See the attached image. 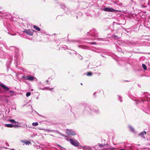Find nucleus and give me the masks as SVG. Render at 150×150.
Returning a JSON list of instances; mask_svg holds the SVG:
<instances>
[{
    "label": "nucleus",
    "instance_id": "1",
    "mask_svg": "<svg viewBox=\"0 0 150 150\" xmlns=\"http://www.w3.org/2000/svg\"><path fill=\"white\" fill-rule=\"evenodd\" d=\"M85 110L88 112H90V111L98 113L100 112L96 106H93V107H90L88 105H86L85 107Z\"/></svg>",
    "mask_w": 150,
    "mask_h": 150
},
{
    "label": "nucleus",
    "instance_id": "2",
    "mask_svg": "<svg viewBox=\"0 0 150 150\" xmlns=\"http://www.w3.org/2000/svg\"><path fill=\"white\" fill-rule=\"evenodd\" d=\"M88 35H91L92 36H94L95 39H97V40H103V39L101 38H99V35L98 33L96 30L94 29H93L90 31L89 32L87 33Z\"/></svg>",
    "mask_w": 150,
    "mask_h": 150
},
{
    "label": "nucleus",
    "instance_id": "3",
    "mask_svg": "<svg viewBox=\"0 0 150 150\" xmlns=\"http://www.w3.org/2000/svg\"><path fill=\"white\" fill-rule=\"evenodd\" d=\"M117 43L119 45L121 46H127V45L131 46L134 45V43L131 41L127 40L123 41L121 40H118L117 41Z\"/></svg>",
    "mask_w": 150,
    "mask_h": 150
},
{
    "label": "nucleus",
    "instance_id": "4",
    "mask_svg": "<svg viewBox=\"0 0 150 150\" xmlns=\"http://www.w3.org/2000/svg\"><path fill=\"white\" fill-rule=\"evenodd\" d=\"M35 78V77L34 76H32L30 74L27 76H23L22 77V79L24 80H28L31 81H33Z\"/></svg>",
    "mask_w": 150,
    "mask_h": 150
},
{
    "label": "nucleus",
    "instance_id": "5",
    "mask_svg": "<svg viewBox=\"0 0 150 150\" xmlns=\"http://www.w3.org/2000/svg\"><path fill=\"white\" fill-rule=\"evenodd\" d=\"M69 141H70V144L76 147L79 146V143L77 140H74L72 139H69Z\"/></svg>",
    "mask_w": 150,
    "mask_h": 150
},
{
    "label": "nucleus",
    "instance_id": "6",
    "mask_svg": "<svg viewBox=\"0 0 150 150\" xmlns=\"http://www.w3.org/2000/svg\"><path fill=\"white\" fill-rule=\"evenodd\" d=\"M103 10L105 11L114 12H116L118 11V10H115L112 8H110L109 7L103 8Z\"/></svg>",
    "mask_w": 150,
    "mask_h": 150
},
{
    "label": "nucleus",
    "instance_id": "7",
    "mask_svg": "<svg viewBox=\"0 0 150 150\" xmlns=\"http://www.w3.org/2000/svg\"><path fill=\"white\" fill-rule=\"evenodd\" d=\"M66 133L69 135H74L76 134V133L73 130L67 129Z\"/></svg>",
    "mask_w": 150,
    "mask_h": 150
},
{
    "label": "nucleus",
    "instance_id": "8",
    "mask_svg": "<svg viewBox=\"0 0 150 150\" xmlns=\"http://www.w3.org/2000/svg\"><path fill=\"white\" fill-rule=\"evenodd\" d=\"M140 6L142 8H146L147 6V2L146 3L145 0H140Z\"/></svg>",
    "mask_w": 150,
    "mask_h": 150
},
{
    "label": "nucleus",
    "instance_id": "9",
    "mask_svg": "<svg viewBox=\"0 0 150 150\" xmlns=\"http://www.w3.org/2000/svg\"><path fill=\"white\" fill-rule=\"evenodd\" d=\"M60 6L61 7L63 8H64L62 7L65 8L64 11L67 14L69 15L71 14V12L70 10L69 9L67 8H66L65 7L64 4H62Z\"/></svg>",
    "mask_w": 150,
    "mask_h": 150
},
{
    "label": "nucleus",
    "instance_id": "10",
    "mask_svg": "<svg viewBox=\"0 0 150 150\" xmlns=\"http://www.w3.org/2000/svg\"><path fill=\"white\" fill-rule=\"evenodd\" d=\"M23 32L26 33L28 35L32 36L33 35V30L29 29H25Z\"/></svg>",
    "mask_w": 150,
    "mask_h": 150
},
{
    "label": "nucleus",
    "instance_id": "11",
    "mask_svg": "<svg viewBox=\"0 0 150 150\" xmlns=\"http://www.w3.org/2000/svg\"><path fill=\"white\" fill-rule=\"evenodd\" d=\"M0 86H1L5 91H7L9 89V88L8 87L4 84H0Z\"/></svg>",
    "mask_w": 150,
    "mask_h": 150
},
{
    "label": "nucleus",
    "instance_id": "12",
    "mask_svg": "<svg viewBox=\"0 0 150 150\" xmlns=\"http://www.w3.org/2000/svg\"><path fill=\"white\" fill-rule=\"evenodd\" d=\"M6 126L8 127H11V128L13 127L14 126L18 127H19V126H18V124H17V125H13L11 124H6Z\"/></svg>",
    "mask_w": 150,
    "mask_h": 150
},
{
    "label": "nucleus",
    "instance_id": "13",
    "mask_svg": "<svg viewBox=\"0 0 150 150\" xmlns=\"http://www.w3.org/2000/svg\"><path fill=\"white\" fill-rule=\"evenodd\" d=\"M143 97H144L146 98H150V95L148 94L147 92H145L144 93V94L142 95Z\"/></svg>",
    "mask_w": 150,
    "mask_h": 150
},
{
    "label": "nucleus",
    "instance_id": "14",
    "mask_svg": "<svg viewBox=\"0 0 150 150\" xmlns=\"http://www.w3.org/2000/svg\"><path fill=\"white\" fill-rule=\"evenodd\" d=\"M98 145L99 147H100V148L103 147L105 146L108 147V144H100L99 143H98Z\"/></svg>",
    "mask_w": 150,
    "mask_h": 150
},
{
    "label": "nucleus",
    "instance_id": "15",
    "mask_svg": "<svg viewBox=\"0 0 150 150\" xmlns=\"http://www.w3.org/2000/svg\"><path fill=\"white\" fill-rule=\"evenodd\" d=\"M22 142L25 144L26 145H28L29 144H31L30 142L27 141L22 140Z\"/></svg>",
    "mask_w": 150,
    "mask_h": 150
},
{
    "label": "nucleus",
    "instance_id": "16",
    "mask_svg": "<svg viewBox=\"0 0 150 150\" xmlns=\"http://www.w3.org/2000/svg\"><path fill=\"white\" fill-rule=\"evenodd\" d=\"M46 131H47V132H54L58 133V131H57L54 130H50V129H46Z\"/></svg>",
    "mask_w": 150,
    "mask_h": 150
},
{
    "label": "nucleus",
    "instance_id": "17",
    "mask_svg": "<svg viewBox=\"0 0 150 150\" xmlns=\"http://www.w3.org/2000/svg\"><path fill=\"white\" fill-rule=\"evenodd\" d=\"M4 52L2 50H0V57L3 58L4 57Z\"/></svg>",
    "mask_w": 150,
    "mask_h": 150
},
{
    "label": "nucleus",
    "instance_id": "18",
    "mask_svg": "<svg viewBox=\"0 0 150 150\" xmlns=\"http://www.w3.org/2000/svg\"><path fill=\"white\" fill-rule=\"evenodd\" d=\"M33 28L36 30L38 31H40L41 30L40 29L39 27L36 25H33Z\"/></svg>",
    "mask_w": 150,
    "mask_h": 150
},
{
    "label": "nucleus",
    "instance_id": "19",
    "mask_svg": "<svg viewBox=\"0 0 150 150\" xmlns=\"http://www.w3.org/2000/svg\"><path fill=\"white\" fill-rule=\"evenodd\" d=\"M82 149H91V148L89 146H83L82 147Z\"/></svg>",
    "mask_w": 150,
    "mask_h": 150
},
{
    "label": "nucleus",
    "instance_id": "20",
    "mask_svg": "<svg viewBox=\"0 0 150 150\" xmlns=\"http://www.w3.org/2000/svg\"><path fill=\"white\" fill-rule=\"evenodd\" d=\"M146 133V132L144 131V132H142L139 135L141 136L142 137L144 138V134H145Z\"/></svg>",
    "mask_w": 150,
    "mask_h": 150
},
{
    "label": "nucleus",
    "instance_id": "21",
    "mask_svg": "<svg viewBox=\"0 0 150 150\" xmlns=\"http://www.w3.org/2000/svg\"><path fill=\"white\" fill-rule=\"evenodd\" d=\"M9 92L11 94V97H12V96H14V93H15V92L13 91H12V90H10Z\"/></svg>",
    "mask_w": 150,
    "mask_h": 150
},
{
    "label": "nucleus",
    "instance_id": "22",
    "mask_svg": "<svg viewBox=\"0 0 150 150\" xmlns=\"http://www.w3.org/2000/svg\"><path fill=\"white\" fill-rule=\"evenodd\" d=\"M129 129L130 130L131 132H134V128L131 126H129Z\"/></svg>",
    "mask_w": 150,
    "mask_h": 150
},
{
    "label": "nucleus",
    "instance_id": "23",
    "mask_svg": "<svg viewBox=\"0 0 150 150\" xmlns=\"http://www.w3.org/2000/svg\"><path fill=\"white\" fill-rule=\"evenodd\" d=\"M32 125L33 126H36L38 125V122H33L32 123Z\"/></svg>",
    "mask_w": 150,
    "mask_h": 150
},
{
    "label": "nucleus",
    "instance_id": "24",
    "mask_svg": "<svg viewBox=\"0 0 150 150\" xmlns=\"http://www.w3.org/2000/svg\"><path fill=\"white\" fill-rule=\"evenodd\" d=\"M142 67L144 69V70H146L147 67H146V65L145 64H142Z\"/></svg>",
    "mask_w": 150,
    "mask_h": 150
},
{
    "label": "nucleus",
    "instance_id": "25",
    "mask_svg": "<svg viewBox=\"0 0 150 150\" xmlns=\"http://www.w3.org/2000/svg\"><path fill=\"white\" fill-rule=\"evenodd\" d=\"M54 88H48V87H45L44 88L42 89L43 90H51L52 89H53Z\"/></svg>",
    "mask_w": 150,
    "mask_h": 150
},
{
    "label": "nucleus",
    "instance_id": "26",
    "mask_svg": "<svg viewBox=\"0 0 150 150\" xmlns=\"http://www.w3.org/2000/svg\"><path fill=\"white\" fill-rule=\"evenodd\" d=\"M0 16L3 18H5L6 17L4 15V14L2 13V12L0 11Z\"/></svg>",
    "mask_w": 150,
    "mask_h": 150
},
{
    "label": "nucleus",
    "instance_id": "27",
    "mask_svg": "<svg viewBox=\"0 0 150 150\" xmlns=\"http://www.w3.org/2000/svg\"><path fill=\"white\" fill-rule=\"evenodd\" d=\"M9 121L13 123H16V122L13 119H10L9 120Z\"/></svg>",
    "mask_w": 150,
    "mask_h": 150
},
{
    "label": "nucleus",
    "instance_id": "28",
    "mask_svg": "<svg viewBox=\"0 0 150 150\" xmlns=\"http://www.w3.org/2000/svg\"><path fill=\"white\" fill-rule=\"evenodd\" d=\"M31 95V93L30 92H27L26 93V96L27 97H28L29 96H30V95Z\"/></svg>",
    "mask_w": 150,
    "mask_h": 150
},
{
    "label": "nucleus",
    "instance_id": "29",
    "mask_svg": "<svg viewBox=\"0 0 150 150\" xmlns=\"http://www.w3.org/2000/svg\"><path fill=\"white\" fill-rule=\"evenodd\" d=\"M117 51L119 52H122V50L121 48L118 47L117 48Z\"/></svg>",
    "mask_w": 150,
    "mask_h": 150
},
{
    "label": "nucleus",
    "instance_id": "30",
    "mask_svg": "<svg viewBox=\"0 0 150 150\" xmlns=\"http://www.w3.org/2000/svg\"><path fill=\"white\" fill-rule=\"evenodd\" d=\"M81 48L83 49H88V47H87L86 46H82Z\"/></svg>",
    "mask_w": 150,
    "mask_h": 150
},
{
    "label": "nucleus",
    "instance_id": "31",
    "mask_svg": "<svg viewBox=\"0 0 150 150\" xmlns=\"http://www.w3.org/2000/svg\"><path fill=\"white\" fill-rule=\"evenodd\" d=\"M87 76H91L92 75V73L91 72H89L87 73Z\"/></svg>",
    "mask_w": 150,
    "mask_h": 150
},
{
    "label": "nucleus",
    "instance_id": "32",
    "mask_svg": "<svg viewBox=\"0 0 150 150\" xmlns=\"http://www.w3.org/2000/svg\"><path fill=\"white\" fill-rule=\"evenodd\" d=\"M62 48H64V49H69L68 47H67V46H66V45H64V46H63V47H62Z\"/></svg>",
    "mask_w": 150,
    "mask_h": 150
},
{
    "label": "nucleus",
    "instance_id": "33",
    "mask_svg": "<svg viewBox=\"0 0 150 150\" xmlns=\"http://www.w3.org/2000/svg\"><path fill=\"white\" fill-rule=\"evenodd\" d=\"M118 97L119 100H120V101L121 102H122V98L121 97L119 96H118Z\"/></svg>",
    "mask_w": 150,
    "mask_h": 150
},
{
    "label": "nucleus",
    "instance_id": "34",
    "mask_svg": "<svg viewBox=\"0 0 150 150\" xmlns=\"http://www.w3.org/2000/svg\"><path fill=\"white\" fill-rule=\"evenodd\" d=\"M59 146V147H60L61 148V149L62 150H66V149L64 148H63L62 147H61L60 145H58Z\"/></svg>",
    "mask_w": 150,
    "mask_h": 150
},
{
    "label": "nucleus",
    "instance_id": "35",
    "mask_svg": "<svg viewBox=\"0 0 150 150\" xmlns=\"http://www.w3.org/2000/svg\"><path fill=\"white\" fill-rule=\"evenodd\" d=\"M147 6H150V0H149L148 2L147 3Z\"/></svg>",
    "mask_w": 150,
    "mask_h": 150
},
{
    "label": "nucleus",
    "instance_id": "36",
    "mask_svg": "<svg viewBox=\"0 0 150 150\" xmlns=\"http://www.w3.org/2000/svg\"><path fill=\"white\" fill-rule=\"evenodd\" d=\"M46 82L48 84H50V82H49L48 80H46Z\"/></svg>",
    "mask_w": 150,
    "mask_h": 150
},
{
    "label": "nucleus",
    "instance_id": "37",
    "mask_svg": "<svg viewBox=\"0 0 150 150\" xmlns=\"http://www.w3.org/2000/svg\"><path fill=\"white\" fill-rule=\"evenodd\" d=\"M91 44H96V43L95 42H92L91 43Z\"/></svg>",
    "mask_w": 150,
    "mask_h": 150
},
{
    "label": "nucleus",
    "instance_id": "38",
    "mask_svg": "<svg viewBox=\"0 0 150 150\" xmlns=\"http://www.w3.org/2000/svg\"><path fill=\"white\" fill-rule=\"evenodd\" d=\"M16 50H15L16 51H15V52H18V50L17 49V48H16Z\"/></svg>",
    "mask_w": 150,
    "mask_h": 150
},
{
    "label": "nucleus",
    "instance_id": "39",
    "mask_svg": "<svg viewBox=\"0 0 150 150\" xmlns=\"http://www.w3.org/2000/svg\"><path fill=\"white\" fill-rule=\"evenodd\" d=\"M2 92H3L1 90H0V93H2Z\"/></svg>",
    "mask_w": 150,
    "mask_h": 150
},
{
    "label": "nucleus",
    "instance_id": "40",
    "mask_svg": "<svg viewBox=\"0 0 150 150\" xmlns=\"http://www.w3.org/2000/svg\"><path fill=\"white\" fill-rule=\"evenodd\" d=\"M62 135L63 137H66V136H65L64 135H63V134H62Z\"/></svg>",
    "mask_w": 150,
    "mask_h": 150
},
{
    "label": "nucleus",
    "instance_id": "41",
    "mask_svg": "<svg viewBox=\"0 0 150 150\" xmlns=\"http://www.w3.org/2000/svg\"><path fill=\"white\" fill-rule=\"evenodd\" d=\"M96 92H95L94 94H93V95H94L95 94H96Z\"/></svg>",
    "mask_w": 150,
    "mask_h": 150
},
{
    "label": "nucleus",
    "instance_id": "42",
    "mask_svg": "<svg viewBox=\"0 0 150 150\" xmlns=\"http://www.w3.org/2000/svg\"><path fill=\"white\" fill-rule=\"evenodd\" d=\"M124 150V149H121L120 150Z\"/></svg>",
    "mask_w": 150,
    "mask_h": 150
},
{
    "label": "nucleus",
    "instance_id": "43",
    "mask_svg": "<svg viewBox=\"0 0 150 150\" xmlns=\"http://www.w3.org/2000/svg\"><path fill=\"white\" fill-rule=\"evenodd\" d=\"M97 145L96 146H95V147L96 148V147H97Z\"/></svg>",
    "mask_w": 150,
    "mask_h": 150
},
{
    "label": "nucleus",
    "instance_id": "44",
    "mask_svg": "<svg viewBox=\"0 0 150 150\" xmlns=\"http://www.w3.org/2000/svg\"><path fill=\"white\" fill-rule=\"evenodd\" d=\"M117 24H118V25H119V24H119V23H117Z\"/></svg>",
    "mask_w": 150,
    "mask_h": 150
},
{
    "label": "nucleus",
    "instance_id": "45",
    "mask_svg": "<svg viewBox=\"0 0 150 150\" xmlns=\"http://www.w3.org/2000/svg\"><path fill=\"white\" fill-rule=\"evenodd\" d=\"M76 18H78V16H76Z\"/></svg>",
    "mask_w": 150,
    "mask_h": 150
},
{
    "label": "nucleus",
    "instance_id": "46",
    "mask_svg": "<svg viewBox=\"0 0 150 150\" xmlns=\"http://www.w3.org/2000/svg\"><path fill=\"white\" fill-rule=\"evenodd\" d=\"M11 150H15L14 149H11Z\"/></svg>",
    "mask_w": 150,
    "mask_h": 150
},
{
    "label": "nucleus",
    "instance_id": "47",
    "mask_svg": "<svg viewBox=\"0 0 150 150\" xmlns=\"http://www.w3.org/2000/svg\"><path fill=\"white\" fill-rule=\"evenodd\" d=\"M81 85H82V83H81Z\"/></svg>",
    "mask_w": 150,
    "mask_h": 150
},
{
    "label": "nucleus",
    "instance_id": "48",
    "mask_svg": "<svg viewBox=\"0 0 150 150\" xmlns=\"http://www.w3.org/2000/svg\"><path fill=\"white\" fill-rule=\"evenodd\" d=\"M51 136H53V135H51Z\"/></svg>",
    "mask_w": 150,
    "mask_h": 150
},
{
    "label": "nucleus",
    "instance_id": "49",
    "mask_svg": "<svg viewBox=\"0 0 150 150\" xmlns=\"http://www.w3.org/2000/svg\"><path fill=\"white\" fill-rule=\"evenodd\" d=\"M1 42H0V44H1Z\"/></svg>",
    "mask_w": 150,
    "mask_h": 150
},
{
    "label": "nucleus",
    "instance_id": "50",
    "mask_svg": "<svg viewBox=\"0 0 150 150\" xmlns=\"http://www.w3.org/2000/svg\"><path fill=\"white\" fill-rule=\"evenodd\" d=\"M149 23L150 24V23Z\"/></svg>",
    "mask_w": 150,
    "mask_h": 150
}]
</instances>
